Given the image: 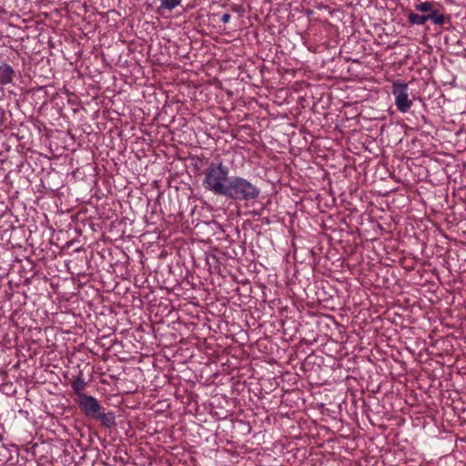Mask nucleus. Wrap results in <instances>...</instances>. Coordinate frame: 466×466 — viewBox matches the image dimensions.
I'll list each match as a JSON object with an SVG mask.
<instances>
[{"label": "nucleus", "mask_w": 466, "mask_h": 466, "mask_svg": "<svg viewBox=\"0 0 466 466\" xmlns=\"http://www.w3.org/2000/svg\"><path fill=\"white\" fill-rule=\"evenodd\" d=\"M229 179V168L223 162H211L204 172L202 186L215 195L223 196Z\"/></svg>", "instance_id": "obj_1"}, {"label": "nucleus", "mask_w": 466, "mask_h": 466, "mask_svg": "<svg viewBox=\"0 0 466 466\" xmlns=\"http://www.w3.org/2000/svg\"><path fill=\"white\" fill-rule=\"evenodd\" d=\"M260 194V189L245 177L234 176L227 183V189L223 195L235 201L252 202Z\"/></svg>", "instance_id": "obj_2"}, {"label": "nucleus", "mask_w": 466, "mask_h": 466, "mask_svg": "<svg viewBox=\"0 0 466 466\" xmlns=\"http://www.w3.org/2000/svg\"><path fill=\"white\" fill-rule=\"evenodd\" d=\"M392 94L395 96V104L398 110L401 113L408 112L412 106V101L409 99L408 85L404 82L393 83Z\"/></svg>", "instance_id": "obj_3"}, {"label": "nucleus", "mask_w": 466, "mask_h": 466, "mask_svg": "<svg viewBox=\"0 0 466 466\" xmlns=\"http://www.w3.org/2000/svg\"><path fill=\"white\" fill-rule=\"evenodd\" d=\"M78 404L82 411L88 417L95 419L98 416L102 407L97 400L90 395L79 394Z\"/></svg>", "instance_id": "obj_4"}, {"label": "nucleus", "mask_w": 466, "mask_h": 466, "mask_svg": "<svg viewBox=\"0 0 466 466\" xmlns=\"http://www.w3.org/2000/svg\"><path fill=\"white\" fill-rule=\"evenodd\" d=\"M14 75L15 72L11 66L5 63L0 65V85L5 86L12 83Z\"/></svg>", "instance_id": "obj_5"}, {"label": "nucleus", "mask_w": 466, "mask_h": 466, "mask_svg": "<svg viewBox=\"0 0 466 466\" xmlns=\"http://www.w3.org/2000/svg\"><path fill=\"white\" fill-rule=\"evenodd\" d=\"M95 419H99L101 423L106 428H112L116 425V416L113 411L109 412H98V416H96Z\"/></svg>", "instance_id": "obj_6"}, {"label": "nucleus", "mask_w": 466, "mask_h": 466, "mask_svg": "<svg viewBox=\"0 0 466 466\" xmlns=\"http://www.w3.org/2000/svg\"><path fill=\"white\" fill-rule=\"evenodd\" d=\"M428 20H431L434 25H442L445 22V17L442 14H440L437 10H433L431 13L427 15Z\"/></svg>", "instance_id": "obj_7"}, {"label": "nucleus", "mask_w": 466, "mask_h": 466, "mask_svg": "<svg viewBox=\"0 0 466 466\" xmlns=\"http://www.w3.org/2000/svg\"><path fill=\"white\" fill-rule=\"evenodd\" d=\"M408 21L411 25H424L428 21V18H427V15H418V14H415V13H410L408 15Z\"/></svg>", "instance_id": "obj_8"}, {"label": "nucleus", "mask_w": 466, "mask_h": 466, "mask_svg": "<svg viewBox=\"0 0 466 466\" xmlns=\"http://www.w3.org/2000/svg\"><path fill=\"white\" fill-rule=\"evenodd\" d=\"M71 386L74 391L79 395L81 394L80 392L86 388V382L85 381L84 378L78 376L72 381Z\"/></svg>", "instance_id": "obj_9"}, {"label": "nucleus", "mask_w": 466, "mask_h": 466, "mask_svg": "<svg viewBox=\"0 0 466 466\" xmlns=\"http://www.w3.org/2000/svg\"><path fill=\"white\" fill-rule=\"evenodd\" d=\"M160 8L164 10H173L181 5V0H159Z\"/></svg>", "instance_id": "obj_10"}, {"label": "nucleus", "mask_w": 466, "mask_h": 466, "mask_svg": "<svg viewBox=\"0 0 466 466\" xmlns=\"http://www.w3.org/2000/svg\"><path fill=\"white\" fill-rule=\"evenodd\" d=\"M415 9L421 13H431L433 8V4L431 2H422L415 5Z\"/></svg>", "instance_id": "obj_11"}, {"label": "nucleus", "mask_w": 466, "mask_h": 466, "mask_svg": "<svg viewBox=\"0 0 466 466\" xmlns=\"http://www.w3.org/2000/svg\"><path fill=\"white\" fill-rule=\"evenodd\" d=\"M230 18H231V15L228 13L226 14H223L220 17V21L223 23V24H228L229 21H230Z\"/></svg>", "instance_id": "obj_12"}]
</instances>
